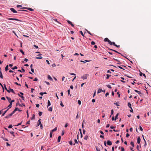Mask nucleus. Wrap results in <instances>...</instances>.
<instances>
[{"label":"nucleus","mask_w":151,"mask_h":151,"mask_svg":"<svg viewBox=\"0 0 151 151\" xmlns=\"http://www.w3.org/2000/svg\"><path fill=\"white\" fill-rule=\"evenodd\" d=\"M88 76V74H84L83 76H81V78L83 79H86L87 78V76Z\"/></svg>","instance_id":"1"},{"label":"nucleus","mask_w":151,"mask_h":151,"mask_svg":"<svg viewBox=\"0 0 151 151\" xmlns=\"http://www.w3.org/2000/svg\"><path fill=\"white\" fill-rule=\"evenodd\" d=\"M104 42H108L109 44L110 43H111V41L110 40H109L107 38H105L104 40Z\"/></svg>","instance_id":"2"},{"label":"nucleus","mask_w":151,"mask_h":151,"mask_svg":"<svg viewBox=\"0 0 151 151\" xmlns=\"http://www.w3.org/2000/svg\"><path fill=\"white\" fill-rule=\"evenodd\" d=\"M8 20H15L17 21H20L19 19H16V18H8Z\"/></svg>","instance_id":"3"},{"label":"nucleus","mask_w":151,"mask_h":151,"mask_svg":"<svg viewBox=\"0 0 151 151\" xmlns=\"http://www.w3.org/2000/svg\"><path fill=\"white\" fill-rule=\"evenodd\" d=\"M106 144L109 145H112L111 142L109 140H108L107 141Z\"/></svg>","instance_id":"4"},{"label":"nucleus","mask_w":151,"mask_h":151,"mask_svg":"<svg viewBox=\"0 0 151 151\" xmlns=\"http://www.w3.org/2000/svg\"><path fill=\"white\" fill-rule=\"evenodd\" d=\"M10 10L14 13H17V12L13 8H10Z\"/></svg>","instance_id":"5"},{"label":"nucleus","mask_w":151,"mask_h":151,"mask_svg":"<svg viewBox=\"0 0 151 151\" xmlns=\"http://www.w3.org/2000/svg\"><path fill=\"white\" fill-rule=\"evenodd\" d=\"M68 23L70 24V25L72 27H74V25L72 23L70 22V21L69 20H68L67 21Z\"/></svg>","instance_id":"6"},{"label":"nucleus","mask_w":151,"mask_h":151,"mask_svg":"<svg viewBox=\"0 0 151 151\" xmlns=\"http://www.w3.org/2000/svg\"><path fill=\"white\" fill-rule=\"evenodd\" d=\"M23 8L28 9V10L30 11H34L33 9L32 8H27V7H24V8Z\"/></svg>","instance_id":"7"},{"label":"nucleus","mask_w":151,"mask_h":151,"mask_svg":"<svg viewBox=\"0 0 151 151\" xmlns=\"http://www.w3.org/2000/svg\"><path fill=\"white\" fill-rule=\"evenodd\" d=\"M141 139L139 137H138L137 139V142L138 144H139L140 142Z\"/></svg>","instance_id":"8"},{"label":"nucleus","mask_w":151,"mask_h":151,"mask_svg":"<svg viewBox=\"0 0 151 151\" xmlns=\"http://www.w3.org/2000/svg\"><path fill=\"white\" fill-rule=\"evenodd\" d=\"M4 87L5 88V90L8 92V93H10V91H9V90H8L7 89V88H6V85L5 84H4Z\"/></svg>","instance_id":"9"},{"label":"nucleus","mask_w":151,"mask_h":151,"mask_svg":"<svg viewBox=\"0 0 151 151\" xmlns=\"http://www.w3.org/2000/svg\"><path fill=\"white\" fill-rule=\"evenodd\" d=\"M110 45H113L115 46V45H116V44H115V43L114 42H111V43H110L109 44Z\"/></svg>","instance_id":"10"},{"label":"nucleus","mask_w":151,"mask_h":151,"mask_svg":"<svg viewBox=\"0 0 151 151\" xmlns=\"http://www.w3.org/2000/svg\"><path fill=\"white\" fill-rule=\"evenodd\" d=\"M9 109V108H8L6 111H5L4 112V113L2 114V116H3L6 113L7 111Z\"/></svg>","instance_id":"11"},{"label":"nucleus","mask_w":151,"mask_h":151,"mask_svg":"<svg viewBox=\"0 0 151 151\" xmlns=\"http://www.w3.org/2000/svg\"><path fill=\"white\" fill-rule=\"evenodd\" d=\"M9 90L10 92H12V93H13L14 94H15V93L13 89H12L11 88H9Z\"/></svg>","instance_id":"12"},{"label":"nucleus","mask_w":151,"mask_h":151,"mask_svg":"<svg viewBox=\"0 0 151 151\" xmlns=\"http://www.w3.org/2000/svg\"><path fill=\"white\" fill-rule=\"evenodd\" d=\"M103 91V90L99 88L98 89V93H101V92Z\"/></svg>","instance_id":"13"},{"label":"nucleus","mask_w":151,"mask_h":151,"mask_svg":"<svg viewBox=\"0 0 151 151\" xmlns=\"http://www.w3.org/2000/svg\"><path fill=\"white\" fill-rule=\"evenodd\" d=\"M57 127H55L54 129H52V130H51V132H55V131H56L57 130Z\"/></svg>","instance_id":"14"},{"label":"nucleus","mask_w":151,"mask_h":151,"mask_svg":"<svg viewBox=\"0 0 151 151\" xmlns=\"http://www.w3.org/2000/svg\"><path fill=\"white\" fill-rule=\"evenodd\" d=\"M61 138V137L60 136H59L58 137V142H60V140Z\"/></svg>","instance_id":"15"},{"label":"nucleus","mask_w":151,"mask_h":151,"mask_svg":"<svg viewBox=\"0 0 151 151\" xmlns=\"http://www.w3.org/2000/svg\"><path fill=\"white\" fill-rule=\"evenodd\" d=\"M18 96L19 97H21L22 98V99H23V100H24V96H21L19 93H18Z\"/></svg>","instance_id":"16"},{"label":"nucleus","mask_w":151,"mask_h":151,"mask_svg":"<svg viewBox=\"0 0 151 151\" xmlns=\"http://www.w3.org/2000/svg\"><path fill=\"white\" fill-rule=\"evenodd\" d=\"M50 105H51V103H50V101L49 100H48V102H47V107H48L49 106H50Z\"/></svg>","instance_id":"17"},{"label":"nucleus","mask_w":151,"mask_h":151,"mask_svg":"<svg viewBox=\"0 0 151 151\" xmlns=\"http://www.w3.org/2000/svg\"><path fill=\"white\" fill-rule=\"evenodd\" d=\"M106 78L108 79L109 78V77L111 76V75H109L108 74H106Z\"/></svg>","instance_id":"18"},{"label":"nucleus","mask_w":151,"mask_h":151,"mask_svg":"<svg viewBox=\"0 0 151 151\" xmlns=\"http://www.w3.org/2000/svg\"><path fill=\"white\" fill-rule=\"evenodd\" d=\"M48 78L50 80H52V78L49 75H48Z\"/></svg>","instance_id":"19"},{"label":"nucleus","mask_w":151,"mask_h":151,"mask_svg":"<svg viewBox=\"0 0 151 151\" xmlns=\"http://www.w3.org/2000/svg\"><path fill=\"white\" fill-rule=\"evenodd\" d=\"M128 106L129 108H131V104L130 102L128 103Z\"/></svg>","instance_id":"20"},{"label":"nucleus","mask_w":151,"mask_h":151,"mask_svg":"<svg viewBox=\"0 0 151 151\" xmlns=\"http://www.w3.org/2000/svg\"><path fill=\"white\" fill-rule=\"evenodd\" d=\"M6 98L9 101H9H11V98L9 97L8 96H6Z\"/></svg>","instance_id":"21"},{"label":"nucleus","mask_w":151,"mask_h":151,"mask_svg":"<svg viewBox=\"0 0 151 151\" xmlns=\"http://www.w3.org/2000/svg\"><path fill=\"white\" fill-rule=\"evenodd\" d=\"M134 91L137 93L138 94H141V92L140 91H139L136 90H134Z\"/></svg>","instance_id":"22"},{"label":"nucleus","mask_w":151,"mask_h":151,"mask_svg":"<svg viewBox=\"0 0 151 151\" xmlns=\"http://www.w3.org/2000/svg\"><path fill=\"white\" fill-rule=\"evenodd\" d=\"M40 120L41 119H40L38 121V123H39V124H38V126H39L40 125H41V124H41V122H40Z\"/></svg>","instance_id":"23"},{"label":"nucleus","mask_w":151,"mask_h":151,"mask_svg":"<svg viewBox=\"0 0 151 151\" xmlns=\"http://www.w3.org/2000/svg\"><path fill=\"white\" fill-rule=\"evenodd\" d=\"M118 115H119V113H117L116 114V116H115V118L114 119L115 120H116V119H118L117 117L118 116Z\"/></svg>","instance_id":"24"},{"label":"nucleus","mask_w":151,"mask_h":151,"mask_svg":"<svg viewBox=\"0 0 151 151\" xmlns=\"http://www.w3.org/2000/svg\"><path fill=\"white\" fill-rule=\"evenodd\" d=\"M0 77L1 78H3V76L2 74V73L1 72H0Z\"/></svg>","instance_id":"25"},{"label":"nucleus","mask_w":151,"mask_h":151,"mask_svg":"<svg viewBox=\"0 0 151 151\" xmlns=\"http://www.w3.org/2000/svg\"><path fill=\"white\" fill-rule=\"evenodd\" d=\"M130 144L133 147H134V143L133 142H130Z\"/></svg>","instance_id":"26"},{"label":"nucleus","mask_w":151,"mask_h":151,"mask_svg":"<svg viewBox=\"0 0 151 151\" xmlns=\"http://www.w3.org/2000/svg\"><path fill=\"white\" fill-rule=\"evenodd\" d=\"M96 147L97 151H100V148H99L98 147L96 146Z\"/></svg>","instance_id":"27"},{"label":"nucleus","mask_w":151,"mask_h":151,"mask_svg":"<svg viewBox=\"0 0 151 151\" xmlns=\"http://www.w3.org/2000/svg\"><path fill=\"white\" fill-rule=\"evenodd\" d=\"M88 138V136L87 135H86L84 138V139L87 140Z\"/></svg>","instance_id":"28"},{"label":"nucleus","mask_w":151,"mask_h":151,"mask_svg":"<svg viewBox=\"0 0 151 151\" xmlns=\"http://www.w3.org/2000/svg\"><path fill=\"white\" fill-rule=\"evenodd\" d=\"M86 31H87V32L90 35H92V34H91V33L89 31H88L87 30V29H86Z\"/></svg>","instance_id":"29"},{"label":"nucleus","mask_w":151,"mask_h":151,"mask_svg":"<svg viewBox=\"0 0 151 151\" xmlns=\"http://www.w3.org/2000/svg\"><path fill=\"white\" fill-rule=\"evenodd\" d=\"M114 59L116 61L119 62L117 63V64L120 65V64L121 63L119 61V60H117V59Z\"/></svg>","instance_id":"30"},{"label":"nucleus","mask_w":151,"mask_h":151,"mask_svg":"<svg viewBox=\"0 0 151 151\" xmlns=\"http://www.w3.org/2000/svg\"><path fill=\"white\" fill-rule=\"evenodd\" d=\"M35 118V115L34 114H33L32 115V116L31 118V119H33Z\"/></svg>","instance_id":"31"},{"label":"nucleus","mask_w":151,"mask_h":151,"mask_svg":"<svg viewBox=\"0 0 151 151\" xmlns=\"http://www.w3.org/2000/svg\"><path fill=\"white\" fill-rule=\"evenodd\" d=\"M52 132H50V137H52Z\"/></svg>","instance_id":"32"},{"label":"nucleus","mask_w":151,"mask_h":151,"mask_svg":"<svg viewBox=\"0 0 151 151\" xmlns=\"http://www.w3.org/2000/svg\"><path fill=\"white\" fill-rule=\"evenodd\" d=\"M111 50H112V51H114V52H116V53H118L120 54V53L119 52H117V51H116L115 50H112V49H111Z\"/></svg>","instance_id":"33"},{"label":"nucleus","mask_w":151,"mask_h":151,"mask_svg":"<svg viewBox=\"0 0 151 151\" xmlns=\"http://www.w3.org/2000/svg\"><path fill=\"white\" fill-rule=\"evenodd\" d=\"M106 86L107 87H108V88H111V86L109 85H107Z\"/></svg>","instance_id":"34"},{"label":"nucleus","mask_w":151,"mask_h":151,"mask_svg":"<svg viewBox=\"0 0 151 151\" xmlns=\"http://www.w3.org/2000/svg\"><path fill=\"white\" fill-rule=\"evenodd\" d=\"M20 52L22 53V54L23 55H24V52L22 50H20Z\"/></svg>","instance_id":"35"},{"label":"nucleus","mask_w":151,"mask_h":151,"mask_svg":"<svg viewBox=\"0 0 151 151\" xmlns=\"http://www.w3.org/2000/svg\"><path fill=\"white\" fill-rule=\"evenodd\" d=\"M42 112L40 111H39V115L40 116L42 115Z\"/></svg>","instance_id":"36"},{"label":"nucleus","mask_w":151,"mask_h":151,"mask_svg":"<svg viewBox=\"0 0 151 151\" xmlns=\"http://www.w3.org/2000/svg\"><path fill=\"white\" fill-rule=\"evenodd\" d=\"M1 138H2L4 140L6 141H8V139H7L4 138L3 137H1Z\"/></svg>","instance_id":"37"},{"label":"nucleus","mask_w":151,"mask_h":151,"mask_svg":"<svg viewBox=\"0 0 151 151\" xmlns=\"http://www.w3.org/2000/svg\"><path fill=\"white\" fill-rule=\"evenodd\" d=\"M12 70L16 69H17V67H14V68H12Z\"/></svg>","instance_id":"38"},{"label":"nucleus","mask_w":151,"mask_h":151,"mask_svg":"<svg viewBox=\"0 0 151 151\" xmlns=\"http://www.w3.org/2000/svg\"><path fill=\"white\" fill-rule=\"evenodd\" d=\"M48 110L50 111H52V109L51 107H49L48 109Z\"/></svg>","instance_id":"39"},{"label":"nucleus","mask_w":151,"mask_h":151,"mask_svg":"<svg viewBox=\"0 0 151 151\" xmlns=\"http://www.w3.org/2000/svg\"><path fill=\"white\" fill-rule=\"evenodd\" d=\"M8 67H6L5 70V71H7L8 70Z\"/></svg>","instance_id":"40"},{"label":"nucleus","mask_w":151,"mask_h":151,"mask_svg":"<svg viewBox=\"0 0 151 151\" xmlns=\"http://www.w3.org/2000/svg\"><path fill=\"white\" fill-rule=\"evenodd\" d=\"M12 126L11 124L9 125L8 127V128H12Z\"/></svg>","instance_id":"41"},{"label":"nucleus","mask_w":151,"mask_h":151,"mask_svg":"<svg viewBox=\"0 0 151 151\" xmlns=\"http://www.w3.org/2000/svg\"><path fill=\"white\" fill-rule=\"evenodd\" d=\"M139 129L142 131H143V129L141 126H139Z\"/></svg>","instance_id":"42"},{"label":"nucleus","mask_w":151,"mask_h":151,"mask_svg":"<svg viewBox=\"0 0 151 151\" xmlns=\"http://www.w3.org/2000/svg\"><path fill=\"white\" fill-rule=\"evenodd\" d=\"M60 105L62 107H64V105L63 104L62 102V101H61V103H60Z\"/></svg>","instance_id":"43"},{"label":"nucleus","mask_w":151,"mask_h":151,"mask_svg":"<svg viewBox=\"0 0 151 151\" xmlns=\"http://www.w3.org/2000/svg\"><path fill=\"white\" fill-rule=\"evenodd\" d=\"M80 32L81 34V35H82L83 36H84V35H83V32H82V31H80Z\"/></svg>","instance_id":"44"},{"label":"nucleus","mask_w":151,"mask_h":151,"mask_svg":"<svg viewBox=\"0 0 151 151\" xmlns=\"http://www.w3.org/2000/svg\"><path fill=\"white\" fill-rule=\"evenodd\" d=\"M91 44L94 45L95 44V42L94 41H92L91 42Z\"/></svg>","instance_id":"45"},{"label":"nucleus","mask_w":151,"mask_h":151,"mask_svg":"<svg viewBox=\"0 0 151 151\" xmlns=\"http://www.w3.org/2000/svg\"><path fill=\"white\" fill-rule=\"evenodd\" d=\"M64 134V131L63 130L62 132L61 135L62 136H63Z\"/></svg>","instance_id":"46"},{"label":"nucleus","mask_w":151,"mask_h":151,"mask_svg":"<svg viewBox=\"0 0 151 151\" xmlns=\"http://www.w3.org/2000/svg\"><path fill=\"white\" fill-rule=\"evenodd\" d=\"M4 109H3L0 111V114H1L2 113V112L3 111V110Z\"/></svg>","instance_id":"47"},{"label":"nucleus","mask_w":151,"mask_h":151,"mask_svg":"<svg viewBox=\"0 0 151 151\" xmlns=\"http://www.w3.org/2000/svg\"><path fill=\"white\" fill-rule=\"evenodd\" d=\"M19 106H21V107H22V106H25V105L23 104H22V105L21 104H19Z\"/></svg>","instance_id":"48"},{"label":"nucleus","mask_w":151,"mask_h":151,"mask_svg":"<svg viewBox=\"0 0 151 151\" xmlns=\"http://www.w3.org/2000/svg\"><path fill=\"white\" fill-rule=\"evenodd\" d=\"M78 104H79V105H81V101L80 100H78Z\"/></svg>","instance_id":"49"},{"label":"nucleus","mask_w":151,"mask_h":151,"mask_svg":"<svg viewBox=\"0 0 151 151\" xmlns=\"http://www.w3.org/2000/svg\"><path fill=\"white\" fill-rule=\"evenodd\" d=\"M140 72V73H139V75L140 76H142V75H143V73H142L141 72H140V71H139Z\"/></svg>","instance_id":"50"},{"label":"nucleus","mask_w":151,"mask_h":151,"mask_svg":"<svg viewBox=\"0 0 151 151\" xmlns=\"http://www.w3.org/2000/svg\"><path fill=\"white\" fill-rule=\"evenodd\" d=\"M111 115H113V114L114 111H113V109H112L111 110Z\"/></svg>","instance_id":"51"},{"label":"nucleus","mask_w":151,"mask_h":151,"mask_svg":"<svg viewBox=\"0 0 151 151\" xmlns=\"http://www.w3.org/2000/svg\"><path fill=\"white\" fill-rule=\"evenodd\" d=\"M12 105H11V104H9L8 106V108H9V109L10 108H11V107H12Z\"/></svg>","instance_id":"52"},{"label":"nucleus","mask_w":151,"mask_h":151,"mask_svg":"<svg viewBox=\"0 0 151 151\" xmlns=\"http://www.w3.org/2000/svg\"><path fill=\"white\" fill-rule=\"evenodd\" d=\"M69 144H70V145H73V142H72V141H70L69 142Z\"/></svg>","instance_id":"53"},{"label":"nucleus","mask_w":151,"mask_h":151,"mask_svg":"<svg viewBox=\"0 0 151 151\" xmlns=\"http://www.w3.org/2000/svg\"><path fill=\"white\" fill-rule=\"evenodd\" d=\"M117 94H118V97H120V94H119V92H117Z\"/></svg>","instance_id":"54"},{"label":"nucleus","mask_w":151,"mask_h":151,"mask_svg":"<svg viewBox=\"0 0 151 151\" xmlns=\"http://www.w3.org/2000/svg\"><path fill=\"white\" fill-rule=\"evenodd\" d=\"M110 127L111 129H113L115 128L112 125Z\"/></svg>","instance_id":"55"},{"label":"nucleus","mask_w":151,"mask_h":151,"mask_svg":"<svg viewBox=\"0 0 151 151\" xmlns=\"http://www.w3.org/2000/svg\"><path fill=\"white\" fill-rule=\"evenodd\" d=\"M18 110V108L17 107L15 108L14 109V111H16Z\"/></svg>","instance_id":"56"},{"label":"nucleus","mask_w":151,"mask_h":151,"mask_svg":"<svg viewBox=\"0 0 151 151\" xmlns=\"http://www.w3.org/2000/svg\"><path fill=\"white\" fill-rule=\"evenodd\" d=\"M46 62L48 64V65H49L50 64L49 61L48 60H46Z\"/></svg>","instance_id":"57"},{"label":"nucleus","mask_w":151,"mask_h":151,"mask_svg":"<svg viewBox=\"0 0 151 151\" xmlns=\"http://www.w3.org/2000/svg\"><path fill=\"white\" fill-rule=\"evenodd\" d=\"M74 141H75V143H78V142L77 140L76 139H75Z\"/></svg>","instance_id":"58"},{"label":"nucleus","mask_w":151,"mask_h":151,"mask_svg":"<svg viewBox=\"0 0 151 151\" xmlns=\"http://www.w3.org/2000/svg\"><path fill=\"white\" fill-rule=\"evenodd\" d=\"M68 95H69L70 94V89H68Z\"/></svg>","instance_id":"59"},{"label":"nucleus","mask_w":151,"mask_h":151,"mask_svg":"<svg viewBox=\"0 0 151 151\" xmlns=\"http://www.w3.org/2000/svg\"><path fill=\"white\" fill-rule=\"evenodd\" d=\"M129 134L128 133H127L126 134V137H129Z\"/></svg>","instance_id":"60"},{"label":"nucleus","mask_w":151,"mask_h":151,"mask_svg":"<svg viewBox=\"0 0 151 151\" xmlns=\"http://www.w3.org/2000/svg\"><path fill=\"white\" fill-rule=\"evenodd\" d=\"M38 80L37 78H35L34 80H33L34 81H37Z\"/></svg>","instance_id":"61"},{"label":"nucleus","mask_w":151,"mask_h":151,"mask_svg":"<svg viewBox=\"0 0 151 151\" xmlns=\"http://www.w3.org/2000/svg\"><path fill=\"white\" fill-rule=\"evenodd\" d=\"M109 93L108 92H107L105 94V96L107 97V96H108L109 95Z\"/></svg>","instance_id":"62"},{"label":"nucleus","mask_w":151,"mask_h":151,"mask_svg":"<svg viewBox=\"0 0 151 151\" xmlns=\"http://www.w3.org/2000/svg\"><path fill=\"white\" fill-rule=\"evenodd\" d=\"M68 126V124L67 123H66L65 125V127H67Z\"/></svg>","instance_id":"63"},{"label":"nucleus","mask_w":151,"mask_h":151,"mask_svg":"<svg viewBox=\"0 0 151 151\" xmlns=\"http://www.w3.org/2000/svg\"><path fill=\"white\" fill-rule=\"evenodd\" d=\"M121 150L122 151H124V148L123 147H121Z\"/></svg>","instance_id":"64"}]
</instances>
